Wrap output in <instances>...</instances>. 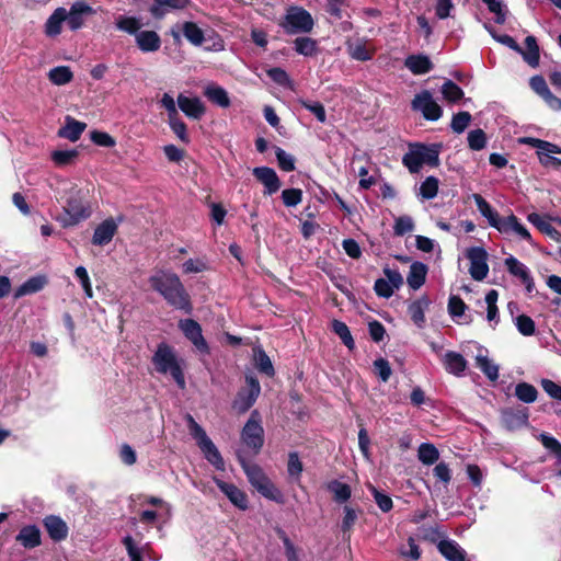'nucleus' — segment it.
Wrapping results in <instances>:
<instances>
[{"label":"nucleus","mask_w":561,"mask_h":561,"mask_svg":"<svg viewBox=\"0 0 561 561\" xmlns=\"http://www.w3.org/2000/svg\"><path fill=\"white\" fill-rule=\"evenodd\" d=\"M404 66L413 75H425L433 69L431 59L423 54L408 56L404 60Z\"/></svg>","instance_id":"obj_29"},{"label":"nucleus","mask_w":561,"mask_h":561,"mask_svg":"<svg viewBox=\"0 0 561 561\" xmlns=\"http://www.w3.org/2000/svg\"><path fill=\"white\" fill-rule=\"evenodd\" d=\"M243 444L257 454L264 444V430L261 425L260 414L254 410L241 432Z\"/></svg>","instance_id":"obj_7"},{"label":"nucleus","mask_w":561,"mask_h":561,"mask_svg":"<svg viewBox=\"0 0 561 561\" xmlns=\"http://www.w3.org/2000/svg\"><path fill=\"white\" fill-rule=\"evenodd\" d=\"M471 197L474 201L481 216L488 220L491 227L497 230V227L500 226L503 218L500 217L499 213L480 194H472Z\"/></svg>","instance_id":"obj_26"},{"label":"nucleus","mask_w":561,"mask_h":561,"mask_svg":"<svg viewBox=\"0 0 561 561\" xmlns=\"http://www.w3.org/2000/svg\"><path fill=\"white\" fill-rule=\"evenodd\" d=\"M179 328L201 353L207 354L209 352L208 344L202 333V328L195 320H180Z\"/></svg>","instance_id":"obj_11"},{"label":"nucleus","mask_w":561,"mask_h":561,"mask_svg":"<svg viewBox=\"0 0 561 561\" xmlns=\"http://www.w3.org/2000/svg\"><path fill=\"white\" fill-rule=\"evenodd\" d=\"M497 231L504 234H515L518 239L534 244L533 238L528 229L519 221L515 215H510L501 221Z\"/></svg>","instance_id":"obj_15"},{"label":"nucleus","mask_w":561,"mask_h":561,"mask_svg":"<svg viewBox=\"0 0 561 561\" xmlns=\"http://www.w3.org/2000/svg\"><path fill=\"white\" fill-rule=\"evenodd\" d=\"M279 25L287 35L308 34L314 27V20L302 7L291 5Z\"/></svg>","instance_id":"obj_5"},{"label":"nucleus","mask_w":561,"mask_h":561,"mask_svg":"<svg viewBox=\"0 0 561 561\" xmlns=\"http://www.w3.org/2000/svg\"><path fill=\"white\" fill-rule=\"evenodd\" d=\"M47 284V278L44 275H37L25 280L15 291L14 297L20 298L25 295H31L41 291Z\"/></svg>","instance_id":"obj_34"},{"label":"nucleus","mask_w":561,"mask_h":561,"mask_svg":"<svg viewBox=\"0 0 561 561\" xmlns=\"http://www.w3.org/2000/svg\"><path fill=\"white\" fill-rule=\"evenodd\" d=\"M204 95L214 104L227 108L230 106V99L228 92L220 85L210 83L205 87Z\"/></svg>","instance_id":"obj_33"},{"label":"nucleus","mask_w":561,"mask_h":561,"mask_svg":"<svg viewBox=\"0 0 561 561\" xmlns=\"http://www.w3.org/2000/svg\"><path fill=\"white\" fill-rule=\"evenodd\" d=\"M182 31L185 38L193 45L199 46L203 44L205 37L204 32L194 22H185L182 25Z\"/></svg>","instance_id":"obj_44"},{"label":"nucleus","mask_w":561,"mask_h":561,"mask_svg":"<svg viewBox=\"0 0 561 561\" xmlns=\"http://www.w3.org/2000/svg\"><path fill=\"white\" fill-rule=\"evenodd\" d=\"M44 526L49 537L55 541L65 539L68 535L67 524L58 516L49 515L44 519Z\"/></svg>","instance_id":"obj_28"},{"label":"nucleus","mask_w":561,"mask_h":561,"mask_svg":"<svg viewBox=\"0 0 561 561\" xmlns=\"http://www.w3.org/2000/svg\"><path fill=\"white\" fill-rule=\"evenodd\" d=\"M399 553L407 561H416L421 557V549L413 537L408 538V542L401 546Z\"/></svg>","instance_id":"obj_52"},{"label":"nucleus","mask_w":561,"mask_h":561,"mask_svg":"<svg viewBox=\"0 0 561 561\" xmlns=\"http://www.w3.org/2000/svg\"><path fill=\"white\" fill-rule=\"evenodd\" d=\"M275 156L278 162V167L285 172H291L295 170V158L287 153L284 149L277 147Z\"/></svg>","instance_id":"obj_57"},{"label":"nucleus","mask_w":561,"mask_h":561,"mask_svg":"<svg viewBox=\"0 0 561 561\" xmlns=\"http://www.w3.org/2000/svg\"><path fill=\"white\" fill-rule=\"evenodd\" d=\"M439 181L437 178L430 175L420 185L417 196L422 199H433L437 196Z\"/></svg>","instance_id":"obj_43"},{"label":"nucleus","mask_w":561,"mask_h":561,"mask_svg":"<svg viewBox=\"0 0 561 561\" xmlns=\"http://www.w3.org/2000/svg\"><path fill=\"white\" fill-rule=\"evenodd\" d=\"M135 43L145 54L158 51L162 44L160 35L156 31L149 30L139 31L135 35Z\"/></svg>","instance_id":"obj_21"},{"label":"nucleus","mask_w":561,"mask_h":561,"mask_svg":"<svg viewBox=\"0 0 561 561\" xmlns=\"http://www.w3.org/2000/svg\"><path fill=\"white\" fill-rule=\"evenodd\" d=\"M67 10L62 7L57 8L45 23V34L48 37H55L61 33V25L66 22Z\"/></svg>","instance_id":"obj_31"},{"label":"nucleus","mask_w":561,"mask_h":561,"mask_svg":"<svg viewBox=\"0 0 561 561\" xmlns=\"http://www.w3.org/2000/svg\"><path fill=\"white\" fill-rule=\"evenodd\" d=\"M240 463L250 484L264 497L283 503L284 496L282 492L274 485L267 478L263 470L256 465H250L244 459L239 457Z\"/></svg>","instance_id":"obj_4"},{"label":"nucleus","mask_w":561,"mask_h":561,"mask_svg":"<svg viewBox=\"0 0 561 561\" xmlns=\"http://www.w3.org/2000/svg\"><path fill=\"white\" fill-rule=\"evenodd\" d=\"M90 139L100 147L112 148L116 145L115 139L110 134L101 130H92L90 133Z\"/></svg>","instance_id":"obj_61"},{"label":"nucleus","mask_w":561,"mask_h":561,"mask_svg":"<svg viewBox=\"0 0 561 561\" xmlns=\"http://www.w3.org/2000/svg\"><path fill=\"white\" fill-rule=\"evenodd\" d=\"M523 141L537 149L538 154H550L561 153V148L549 141L537 139V138H524Z\"/></svg>","instance_id":"obj_45"},{"label":"nucleus","mask_w":561,"mask_h":561,"mask_svg":"<svg viewBox=\"0 0 561 561\" xmlns=\"http://www.w3.org/2000/svg\"><path fill=\"white\" fill-rule=\"evenodd\" d=\"M118 221L114 218H107L103 220L100 225L94 229V233L92 237V243L94 245H105L110 243L117 232Z\"/></svg>","instance_id":"obj_19"},{"label":"nucleus","mask_w":561,"mask_h":561,"mask_svg":"<svg viewBox=\"0 0 561 561\" xmlns=\"http://www.w3.org/2000/svg\"><path fill=\"white\" fill-rule=\"evenodd\" d=\"M514 323L522 335L531 336L535 334L536 325L530 317L526 314L517 316L514 319Z\"/></svg>","instance_id":"obj_54"},{"label":"nucleus","mask_w":561,"mask_h":561,"mask_svg":"<svg viewBox=\"0 0 561 561\" xmlns=\"http://www.w3.org/2000/svg\"><path fill=\"white\" fill-rule=\"evenodd\" d=\"M282 201L286 207H296L302 201L300 188H286L282 192Z\"/></svg>","instance_id":"obj_59"},{"label":"nucleus","mask_w":561,"mask_h":561,"mask_svg":"<svg viewBox=\"0 0 561 561\" xmlns=\"http://www.w3.org/2000/svg\"><path fill=\"white\" fill-rule=\"evenodd\" d=\"M187 426L191 436L195 439L198 448L203 453L206 460L211 463L217 470H225V461L218 448L208 437L205 430L194 420L191 414L186 416Z\"/></svg>","instance_id":"obj_3"},{"label":"nucleus","mask_w":561,"mask_h":561,"mask_svg":"<svg viewBox=\"0 0 561 561\" xmlns=\"http://www.w3.org/2000/svg\"><path fill=\"white\" fill-rule=\"evenodd\" d=\"M16 539L25 548H35L41 545V531L36 526H26L20 530Z\"/></svg>","instance_id":"obj_38"},{"label":"nucleus","mask_w":561,"mask_h":561,"mask_svg":"<svg viewBox=\"0 0 561 561\" xmlns=\"http://www.w3.org/2000/svg\"><path fill=\"white\" fill-rule=\"evenodd\" d=\"M214 482L234 506L242 511L248 508V496L237 485L225 482L216 477H214Z\"/></svg>","instance_id":"obj_16"},{"label":"nucleus","mask_w":561,"mask_h":561,"mask_svg":"<svg viewBox=\"0 0 561 561\" xmlns=\"http://www.w3.org/2000/svg\"><path fill=\"white\" fill-rule=\"evenodd\" d=\"M332 331L341 339L343 344L348 350H353L355 347V342L351 334V331L344 322H342L340 320H333L332 321Z\"/></svg>","instance_id":"obj_47"},{"label":"nucleus","mask_w":561,"mask_h":561,"mask_svg":"<svg viewBox=\"0 0 561 561\" xmlns=\"http://www.w3.org/2000/svg\"><path fill=\"white\" fill-rule=\"evenodd\" d=\"M417 458L423 465L431 466L439 459V451L434 444L422 443L417 449Z\"/></svg>","instance_id":"obj_42"},{"label":"nucleus","mask_w":561,"mask_h":561,"mask_svg":"<svg viewBox=\"0 0 561 561\" xmlns=\"http://www.w3.org/2000/svg\"><path fill=\"white\" fill-rule=\"evenodd\" d=\"M91 216V208L88 202L83 201L80 191H75L68 197L64 206V213L58 218L62 227H72L88 219Z\"/></svg>","instance_id":"obj_6"},{"label":"nucleus","mask_w":561,"mask_h":561,"mask_svg":"<svg viewBox=\"0 0 561 561\" xmlns=\"http://www.w3.org/2000/svg\"><path fill=\"white\" fill-rule=\"evenodd\" d=\"M437 548L448 561H463L466 559V551L455 540L444 539Z\"/></svg>","instance_id":"obj_32"},{"label":"nucleus","mask_w":561,"mask_h":561,"mask_svg":"<svg viewBox=\"0 0 561 561\" xmlns=\"http://www.w3.org/2000/svg\"><path fill=\"white\" fill-rule=\"evenodd\" d=\"M422 164H427L430 167H437L439 164V145H424V144H414L413 145Z\"/></svg>","instance_id":"obj_30"},{"label":"nucleus","mask_w":561,"mask_h":561,"mask_svg":"<svg viewBox=\"0 0 561 561\" xmlns=\"http://www.w3.org/2000/svg\"><path fill=\"white\" fill-rule=\"evenodd\" d=\"M470 261V276L478 282L483 280L489 274L488 252L481 247H472L466 251Z\"/></svg>","instance_id":"obj_10"},{"label":"nucleus","mask_w":561,"mask_h":561,"mask_svg":"<svg viewBox=\"0 0 561 561\" xmlns=\"http://www.w3.org/2000/svg\"><path fill=\"white\" fill-rule=\"evenodd\" d=\"M402 163L411 173H417L423 164L413 145L410 146L409 151L403 156Z\"/></svg>","instance_id":"obj_53"},{"label":"nucleus","mask_w":561,"mask_h":561,"mask_svg":"<svg viewBox=\"0 0 561 561\" xmlns=\"http://www.w3.org/2000/svg\"><path fill=\"white\" fill-rule=\"evenodd\" d=\"M374 369L383 382L389 380L392 373L389 362L382 357H379L374 362Z\"/></svg>","instance_id":"obj_64"},{"label":"nucleus","mask_w":561,"mask_h":561,"mask_svg":"<svg viewBox=\"0 0 561 561\" xmlns=\"http://www.w3.org/2000/svg\"><path fill=\"white\" fill-rule=\"evenodd\" d=\"M431 300L427 296H422L409 305L408 311L413 323L422 329L425 325V311L428 309Z\"/></svg>","instance_id":"obj_25"},{"label":"nucleus","mask_w":561,"mask_h":561,"mask_svg":"<svg viewBox=\"0 0 561 561\" xmlns=\"http://www.w3.org/2000/svg\"><path fill=\"white\" fill-rule=\"evenodd\" d=\"M304 470L302 462L299 459L297 453H290L288 456V465L287 471L288 474L295 479V481H299L301 472Z\"/></svg>","instance_id":"obj_62"},{"label":"nucleus","mask_w":561,"mask_h":561,"mask_svg":"<svg viewBox=\"0 0 561 561\" xmlns=\"http://www.w3.org/2000/svg\"><path fill=\"white\" fill-rule=\"evenodd\" d=\"M502 423L508 431L523 427L528 422L527 409L508 408L502 411Z\"/></svg>","instance_id":"obj_23"},{"label":"nucleus","mask_w":561,"mask_h":561,"mask_svg":"<svg viewBox=\"0 0 561 561\" xmlns=\"http://www.w3.org/2000/svg\"><path fill=\"white\" fill-rule=\"evenodd\" d=\"M87 124L79 122L71 116H66L65 125L58 130V136L76 142L85 130Z\"/></svg>","instance_id":"obj_24"},{"label":"nucleus","mask_w":561,"mask_h":561,"mask_svg":"<svg viewBox=\"0 0 561 561\" xmlns=\"http://www.w3.org/2000/svg\"><path fill=\"white\" fill-rule=\"evenodd\" d=\"M245 382L248 388L240 389L232 402V408L238 413L247 412L255 403L261 393V386L256 377L247 375Z\"/></svg>","instance_id":"obj_8"},{"label":"nucleus","mask_w":561,"mask_h":561,"mask_svg":"<svg viewBox=\"0 0 561 561\" xmlns=\"http://www.w3.org/2000/svg\"><path fill=\"white\" fill-rule=\"evenodd\" d=\"M526 49H522L524 60L533 68L539 65V47L534 36H527L525 39Z\"/></svg>","instance_id":"obj_41"},{"label":"nucleus","mask_w":561,"mask_h":561,"mask_svg":"<svg viewBox=\"0 0 561 561\" xmlns=\"http://www.w3.org/2000/svg\"><path fill=\"white\" fill-rule=\"evenodd\" d=\"M440 362L448 374L457 377L465 374L468 365L466 358L460 353L454 351L444 353Z\"/></svg>","instance_id":"obj_22"},{"label":"nucleus","mask_w":561,"mask_h":561,"mask_svg":"<svg viewBox=\"0 0 561 561\" xmlns=\"http://www.w3.org/2000/svg\"><path fill=\"white\" fill-rule=\"evenodd\" d=\"M504 264L508 273L517 277L522 282L527 293L530 294L535 289V282L531 276V273L524 263L518 261L515 256L510 255L508 257L505 259Z\"/></svg>","instance_id":"obj_13"},{"label":"nucleus","mask_w":561,"mask_h":561,"mask_svg":"<svg viewBox=\"0 0 561 561\" xmlns=\"http://www.w3.org/2000/svg\"><path fill=\"white\" fill-rule=\"evenodd\" d=\"M428 267L426 264L415 261L410 265L407 283L413 290L420 289L426 279Z\"/></svg>","instance_id":"obj_27"},{"label":"nucleus","mask_w":561,"mask_h":561,"mask_svg":"<svg viewBox=\"0 0 561 561\" xmlns=\"http://www.w3.org/2000/svg\"><path fill=\"white\" fill-rule=\"evenodd\" d=\"M469 148L476 151L483 149L486 145V137L482 129H474L468 134Z\"/></svg>","instance_id":"obj_58"},{"label":"nucleus","mask_w":561,"mask_h":561,"mask_svg":"<svg viewBox=\"0 0 561 561\" xmlns=\"http://www.w3.org/2000/svg\"><path fill=\"white\" fill-rule=\"evenodd\" d=\"M253 175L265 186V194L272 195L280 187V181L274 169L268 167H256Z\"/></svg>","instance_id":"obj_20"},{"label":"nucleus","mask_w":561,"mask_h":561,"mask_svg":"<svg viewBox=\"0 0 561 561\" xmlns=\"http://www.w3.org/2000/svg\"><path fill=\"white\" fill-rule=\"evenodd\" d=\"M414 221L410 216H400L396 218L393 225V232L396 236L402 237L405 233L412 232L414 230Z\"/></svg>","instance_id":"obj_55"},{"label":"nucleus","mask_w":561,"mask_h":561,"mask_svg":"<svg viewBox=\"0 0 561 561\" xmlns=\"http://www.w3.org/2000/svg\"><path fill=\"white\" fill-rule=\"evenodd\" d=\"M515 396L524 403H533L537 400V389L528 382H519L515 387Z\"/></svg>","instance_id":"obj_46"},{"label":"nucleus","mask_w":561,"mask_h":561,"mask_svg":"<svg viewBox=\"0 0 561 561\" xmlns=\"http://www.w3.org/2000/svg\"><path fill=\"white\" fill-rule=\"evenodd\" d=\"M348 56L357 61H368L373 59L375 50L368 47V39L357 37L345 42Z\"/></svg>","instance_id":"obj_17"},{"label":"nucleus","mask_w":561,"mask_h":561,"mask_svg":"<svg viewBox=\"0 0 561 561\" xmlns=\"http://www.w3.org/2000/svg\"><path fill=\"white\" fill-rule=\"evenodd\" d=\"M190 0H152L149 12L157 20L163 19L168 13L175 10H183Z\"/></svg>","instance_id":"obj_18"},{"label":"nucleus","mask_w":561,"mask_h":561,"mask_svg":"<svg viewBox=\"0 0 561 561\" xmlns=\"http://www.w3.org/2000/svg\"><path fill=\"white\" fill-rule=\"evenodd\" d=\"M470 121L471 115L469 112H459L453 116L450 127L455 133L461 134L466 130Z\"/></svg>","instance_id":"obj_60"},{"label":"nucleus","mask_w":561,"mask_h":561,"mask_svg":"<svg viewBox=\"0 0 561 561\" xmlns=\"http://www.w3.org/2000/svg\"><path fill=\"white\" fill-rule=\"evenodd\" d=\"M327 489L332 493L333 500L336 503H345L351 499L352 489L347 483L339 480H332L327 484Z\"/></svg>","instance_id":"obj_39"},{"label":"nucleus","mask_w":561,"mask_h":561,"mask_svg":"<svg viewBox=\"0 0 561 561\" xmlns=\"http://www.w3.org/2000/svg\"><path fill=\"white\" fill-rule=\"evenodd\" d=\"M477 366L479 369L492 381H495L499 378V366L495 365L491 359L486 356L478 355L476 357Z\"/></svg>","instance_id":"obj_48"},{"label":"nucleus","mask_w":561,"mask_h":561,"mask_svg":"<svg viewBox=\"0 0 561 561\" xmlns=\"http://www.w3.org/2000/svg\"><path fill=\"white\" fill-rule=\"evenodd\" d=\"M115 26L118 31L135 36L140 31L141 22L136 16L118 15L115 20Z\"/></svg>","instance_id":"obj_40"},{"label":"nucleus","mask_w":561,"mask_h":561,"mask_svg":"<svg viewBox=\"0 0 561 561\" xmlns=\"http://www.w3.org/2000/svg\"><path fill=\"white\" fill-rule=\"evenodd\" d=\"M94 13L95 10L83 1L72 3L69 11H67L66 22L68 27L71 31L80 30L84 25L85 19Z\"/></svg>","instance_id":"obj_12"},{"label":"nucleus","mask_w":561,"mask_h":561,"mask_svg":"<svg viewBox=\"0 0 561 561\" xmlns=\"http://www.w3.org/2000/svg\"><path fill=\"white\" fill-rule=\"evenodd\" d=\"M78 151L76 149L70 150H56L51 153V159L55 164L65 167L73 162L77 158Z\"/></svg>","instance_id":"obj_56"},{"label":"nucleus","mask_w":561,"mask_h":561,"mask_svg":"<svg viewBox=\"0 0 561 561\" xmlns=\"http://www.w3.org/2000/svg\"><path fill=\"white\" fill-rule=\"evenodd\" d=\"M47 78L54 85H66L73 80V72L69 66H57L47 72Z\"/></svg>","instance_id":"obj_35"},{"label":"nucleus","mask_w":561,"mask_h":561,"mask_svg":"<svg viewBox=\"0 0 561 561\" xmlns=\"http://www.w3.org/2000/svg\"><path fill=\"white\" fill-rule=\"evenodd\" d=\"M151 360L157 373L161 375L170 374L180 389L185 388L183 360L178 357L171 345L165 342L159 343Z\"/></svg>","instance_id":"obj_2"},{"label":"nucleus","mask_w":561,"mask_h":561,"mask_svg":"<svg viewBox=\"0 0 561 561\" xmlns=\"http://www.w3.org/2000/svg\"><path fill=\"white\" fill-rule=\"evenodd\" d=\"M527 220L534 225L539 231L550 237L552 240L561 241V233L546 221L539 214L530 213Z\"/></svg>","instance_id":"obj_36"},{"label":"nucleus","mask_w":561,"mask_h":561,"mask_svg":"<svg viewBox=\"0 0 561 561\" xmlns=\"http://www.w3.org/2000/svg\"><path fill=\"white\" fill-rule=\"evenodd\" d=\"M467 309L466 304L459 296H450L448 299V312L453 318H460Z\"/></svg>","instance_id":"obj_63"},{"label":"nucleus","mask_w":561,"mask_h":561,"mask_svg":"<svg viewBox=\"0 0 561 561\" xmlns=\"http://www.w3.org/2000/svg\"><path fill=\"white\" fill-rule=\"evenodd\" d=\"M255 365L260 373L270 377L274 376L275 370L272 360L262 348L255 351Z\"/></svg>","instance_id":"obj_50"},{"label":"nucleus","mask_w":561,"mask_h":561,"mask_svg":"<svg viewBox=\"0 0 561 561\" xmlns=\"http://www.w3.org/2000/svg\"><path fill=\"white\" fill-rule=\"evenodd\" d=\"M179 108L191 119L199 121L206 113V106L198 96H186L180 93L176 99Z\"/></svg>","instance_id":"obj_14"},{"label":"nucleus","mask_w":561,"mask_h":561,"mask_svg":"<svg viewBox=\"0 0 561 561\" xmlns=\"http://www.w3.org/2000/svg\"><path fill=\"white\" fill-rule=\"evenodd\" d=\"M411 107L413 111L420 112L427 121L436 122L443 116V108L428 90L416 93L411 102Z\"/></svg>","instance_id":"obj_9"},{"label":"nucleus","mask_w":561,"mask_h":561,"mask_svg":"<svg viewBox=\"0 0 561 561\" xmlns=\"http://www.w3.org/2000/svg\"><path fill=\"white\" fill-rule=\"evenodd\" d=\"M294 49L305 57H313L318 54V42L311 37L299 36L294 41Z\"/></svg>","instance_id":"obj_37"},{"label":"nucleus","mask_w":561,"mask_h":561,"mask_svg":"<svg viewBox=\"0 0 561 561\" xmlns=\"http://www.w3.org/2000/svg\"><path fill=\"white\" fill-rule=\"evenodd\" d=\"M168 124L175 136L183 142L188 144L190 137L187 134L186 124L180 118L179 114L168 118Z\"/></svg>","instance_id":"obj_51"},{"label":"nucleus","mask_w":561,"mask_h":561,"mask_svg":"<svg viewBox=\"0 0 561 561\" xmlns=\"http://www.w3.org/2000/svg\"><path fill=\"white\" fill-rule=\"evenodd\" d=\"M442 94L445 100L456 103L463 98L462 89L451 80H447L442 85Z\"/></svg>","instance_id":"obj_49"},{"label":"nucleus","mask_w":561,"mask_h":561,"mask_svg":"<svg viewBox=\"0 0 561 561\" xmlns=\"http://www.w3.org/2000/svg\"><path fill=\"white\" fill-rule=\"evenodd\" d=\"M149 283L152 289L159 293L169 305L186 313L192 312L190 296L175 273L165 270L156 271L149 277Z\"/></svg>","instance_id":"obj_1"}]
</instances>
